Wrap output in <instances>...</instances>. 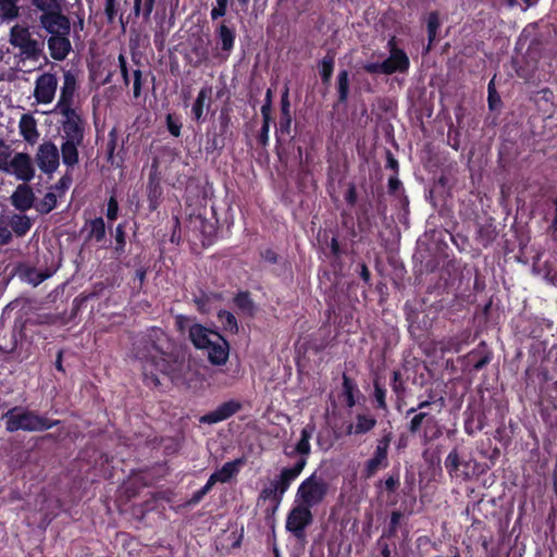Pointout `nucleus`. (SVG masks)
Instances as JSON below:
<instances>
[{
  "label": "nucleus",
  "instance_id": "34",
  "mask_svg": "<svg viewBox=\"0 0 557 557\" xmlns=\"http://www.w3.org/2000/svg\"><path fill=\"white\" fill-rule=\"evenodd\" d=\"M32 3L42 12L41 14H51L61 10V5L58 0H32Z\"/></svg>",
  "mask_w": 557,
  "mask_h": 557
},
{
  "label": "nucleus",
  "instance_id": "28",
  "mask_svg": "<svg viewBox=\"0 0 557 557\" xmlns=\"http://www.w3.org/2000/svg\"><path fill=\"white\" fill-rule=\"evenodd\" d=\"M466 466L463 462H461L459 455L456 450H453L448 454V456L445 459V467L449 473L450 476H463L466 478L467 474L465 472H460V467Z\"/></svg>",
  "mask_w": 557,
  "mask_h": 557
},
{
  "label": "nucleus",
  "instance_id": "20",
  "mask_svg": "<svg viewBox=\"0 0 557 557\" xmlns=\"http://www.w3.org/2000/svg\"><path fill=\"white\" fill-rule=\"evenodd\" d=\"M18 132L23 139L29 144L35 145L39 139V131L37 121L30 114H23L18 121Z\"/></svg>",
  "mask_w": 557,
  "mask_h": 557
},
{
  "label": "nucleus",
  "instance_id": "30",
  "mask_svg": "<svg viewBox=\"0 0 557 557\" xmlns=\"http://www.w3.org/2000/svg\"><path fill=\"white\" fill-rule=\"evenodd\" d=\"M388 465V461L383 459L382 457H379L376 455H373L372 458H370L363 467V474L366 478L373 476L380 469L386 468Z\"/></svg>",
  "mask_w": 557,
  "mask_h": 557
},
{
  "label": "nucleus",
  "instance_id": "42",
  "mask_svg": "<svg viewBox=\"0 0 557 557\" xmlns=\"http://www.w3.org/2000/svg\"><path fill=\"white\" fill-rule=\"evenodd\" d=\"M392 440V434L388 433L384 435L376 444L374 455L382 457L387 461V450L389 447V443Z\"/></svg>",
  "mask_w": 557,
  "mask_h": 557
},
{
  "label": "nucleus",
  "instance_id": "39",
  "mask_svg": "<svg viewBox=\"0 0 557 557\" xmlns=\"http://www.w3.org/2000/svg\"><path fill=\"white\" fill-rule=\"evenodd\" d=\"M156 0H134V13L135 15H139L143 7L144 16L149 18L152 13L153 5Z\"/></svg>",
  "mask_w": 557,
  "mask_h": 557
},
{
  "label": "nucleus",
  "instance_id": "37",
  "mask_svg": "<svg viewBox=\"0 0 557 557\" xmlns=\"http://www.w3.org/2000/svg\"><path fill=\"white\" fill-rule=\"evenodd\" d=\"M338 81V99L341 102H345L348 98L349 91V78L347 71H341L337 77Z\"/></svg>",
  "mask_w": 557,
  "mask_h": 557
},
{
  "label": "nucleus",
  "instance_id": "3",
  "mask_svg": "<svg viewBox=\"0 0 557 557\" xmlns=\"http://www.w3.org/2000/svg\"><path fill=\"white\" fill-rule=\"evenodd\" d=\"M329 490L330 484L326 479L321 473L314 471L299 484L295 500L312 508L323 503L329 494Z\"/></svg>",
  "mask_w": 557,
  "mask_h": 557
},
{
  "label": "nucleus",
  "instance_id": "31",
  "mask_svg": "<svg viewBox=\"0 0 557 557\" xmlns=\"http://www.w3.org/2000/svg\"><path fill=\"white\" fill-rule=\"evenodd\" d=\"M283 494L277 488L275 483L272 481L269 486L264 487L260 493V498L263 500L270 499L274 503L275 508H277L283 499Z\"/></svg>",
  "mask_w": 557,
  "mask_h": 557
},
{
  "label": "nucleus",
  "instance_id": "50",
  "mask_svg": "<svg viewBox=\"0 0 557 557\" xmlns=\"http://www.w3.org/2000/svg\"><path fill=\"white\" fill-rule=\"evenodd\" d=\"M119 66H120V71H121V74L123 77V82H124L125 86H128L129 85V75H128V70H127V62H126L125 55L122 53L119 55Z\"/></svg>",
  "mask_w": 557,
  "mask_h": 557
},
{
  "label": "nucleus",
  "instance_id": "1",
  "mask_svg": "<svg viewBox=\"0 0 557 557\" xmlns=\"http://www.w3.org/2000/svg\"><path fill=\"white\" fill-rule=\"evenodd\" d=\"M165 335L156 330L136 346V357L143 362V375L148 385H160V375L168 374L172 368V358L165 352Z\"/></svg>",
  "mask_w": 557,
  "mask_h": 557
},
{
  "label": "nucleus",
  "instance_id": "47",
  "mask_svg": "<svg viewBox=\"0 0 557 557\" xmlns=\"http://www.w3.org/2000/svg\"><path fill=\"white\" fill-rule=\"evenodd\" d=\"M117 0H106L104 13L110 23H112L117 13Z\"/></svg>",
  "mask_w": 557,
  "mask_h": 557
},
{
  "label": "nucleus",
  "instance_id": "4",
  "mask_svg": "<svg viewBox=\"0 0 557 557\" xmlns=\"http://www.w3.org/2000/svg\"><path fill=\"white\" fill-rule=\"evenodd\" d=\"M10 44L18 48L24 59L37 60L42 51V44L32 38L27 27L14 25L10 30Z\"/></svg>",
  "mask_w": 557,
  "mask_h": 557
},
{
  "label": "nucleus",
  "instance_id": "25",
  "mask_svg": "<svg viewBox=\"0 0 557 557\" xmlns=\"http://www.w3.org/2000/svg\"><path fill=\"white\" fill-rule=\"evenodd\" d=\"M211 94L212 89L210 87H203L198 92L191 108V112L196 121H200L203 116L205 109L209 108Z\"/></svg>",
  "mask_w": 557,
  "mask_h": 557
},
{
  "label": "nucleus",
  "instance_id": "57",
  "mask_svg": "<svg viewBox=\"0 0 557 557\" xmlns=\"http://www.w3.org/2000/svg\"><path fill=\"white\" fill-rule=\"evenodd\" d=\"M166 123H168L169 132L173 136L178 137L181 134V126L172 120L171 115H168Z\"/></svg>",
  "mask_w": 557,
  "mask_h": 557
},
{
  "label": "nucleus",
  "instance_id": "15",
  "mask_svg": "<svg viewBox=\"0 0 557 557\" xmlns=\"http://www.w3.org/2000/svg\"><path fill=\"white\" fill-rule=\"evenodd\" d=\"M213 342L205 350L207 351L208 359L212 364L222 366L224 364L230 355V345L226 339L221 336H213Z\"/></svg>",
  "mask_w": 557,
  "mask_h": 557
},
{
  "label": "nucleus",
  "instance_id": "19",
  "mask_svg": "<svg viewBox=\"0 0 557 557\" xmlns=\"http://www.w3.org/2000/svg\"><path fill=\"white\" fill-rule=\"evenodd\" d=\"M219 333L210 329L205 327L201 324H191L189 327V338L194 346L198 349H206L213 342V336H218Z\"/></svg>",
  "mask_w": 557,
  "mask_h": 557
},
{
  "label": "nucleus",
  "instance_id": "36",
  "mask_svg": "<svg viewBox=\"0 0 557 557\" xmlns=\"http://www.w3.org/2000/svg\"><path fill=\"white\" fill-rule=\"evenodd\" d=\"M13 150L9 144L0 139V171L4 172L13 159Z\"/></svg>",
  "mask_w": 557,
  "mask_h": 557
},
{
  "label": "nucleus",
  "instance_id": "32",
  "mask_svg": "<svg viewBox=\"0 0 557 557\" xmlns=\"http://www.w3.org/2000/svg\"><path fill=\"white\" fill-rule=\"evenodd\" d=\"M89 237L101 242L106 236V224L102 218H96L88 223Z\"/></svg>",
  "mask_w": 557,
  "mask_h": 557
},
{
  "label": "nucleus",
  "instance_id": "58",
  "mask_svg": "<svg viewBox=\"0 0 557 557\" xmlns=\"http://www.w3.org/2000/svg\"><path fill=\"white\" fill-rule=\"evenodd\" d=\"M282 115L290 116L289 111V101H288V90L286 89L282 96Z\"/></svg>",
  "mask_w": 557,
  "mask_h": 557
},
{
  "label": "nucleus",
  "instance_id": "14",
  "mask_svg": "<svg viewBox=\"0 0 557 557\" xmlns=\"http://www.w3.org/2000/svg\"><path fill=\"white\" fill-rule=\"evenodd\" d=\"M10 200L16 210L27 211L35 205V193L29 185L23 182L12 193Z\"/></svg>",
  "mask_w": 557,
  "mask_h": 557
},
{
  "label": "nucleus",
  "instance_id": "64",
  "mask_svg": "<svg viewBox=\"0 0 557 557\" xmlns=\"http://www.w3.org/2000/svg\"><path fill=\"white\" fill-rule=\"evenodd\" d=\"M490 356H484L473 364L474 370H481L490 362Z\"/></svg>",
  "mask_w": 557,
  "mask_h": 557
},
{
  "label": "nucleus",
  "instance_id": "17",
  "mask_svg": "<svg viewBox=\"0 0 557 557\" xmlns=\"http://www.w3.org/2000/svg\"><path fill=\"white\" fill-rule=\"evenodd\" d=\"M239 409H240L239 403H237L235 400H230V401L221 404L213 411L202 416L200 418V422L208 423V424L218 423V422L228 419L231 416L236 413Z\"/></svg>",
  "mask_w": 557,
  "mask_h": 557
},
{
  "label": "nucleus",
  "instance_id": "46",
  "mask_svg": "<svg viewBox=\"0 0 557 557\" xmlns=\"http://www.w3.org/2000/svg\"><path fill=\"white\" fill-rule=\"evenodd\" d=\"M141 77H143V73L140 70H135L133 72V96H134V98H139L141 95Z\"/></svg>",
  "mask_w": 557,
  "mask_h": 557
},
{
  "label": "nucleus",
  "instance_id": "7",
  "mask_svg": "<svg viewBox=\"0 0 557 557\" xmlns=\"http://www.w3.org/2000/svg\"><path fill=\"white\" fill-rule=\"evenodd\" d=\"M4 173L13 175L24 183L30 182L36 174L32 157L26 152H15Z\"/></svg>",
  "mask_w": 557,
  "mask_h": 557
},
{
  "label": "nucleus",
  "instance_id": "5",
  "mask_svg": "<svg viewBox=\"0 0 557 557\" xmlns=\"http://www.w3.org/2000/svg\"><path fill=\"white\" fill-rule=\"evenodd\" d=\"M313 521L311 508L294 500V506L286 518V530L296 539L305 537V530Z\"/></svg>",
  "mask_w": 557,
  "mask_h": 557
},
{
  "label": "nucleus",
  "instance_id": "10",
  "mask_svg": "<svg viewBox=\"0 0 557 557\" xmlns=\"http://www.w3.org/2000/svg\"><path fill=\"white\" fill-rule=\"evenodd\" d=\"M63 120L61 121L63 129V139L76 143H83L84 127L83 121L75 110H65L59 112Z\"/></svg>",
  "mask_w": 557,
  "mask_h": 557
},
{
  "label": "nucleus",
  "instance_id": "13",
  "mask_svg": "<svg viewBox=\"0 0 557 557\" xmlns=\"http://www.w3.org/2000/svg\"><path fill=\"white\" fill-rule=\"evenodd\" d=\"M306 465V458L300 457L293 467L283 468L280 475L273 480L283 495L289 488L290 484L299 476Z\"/></svg>",
  "mask_w": 557,
  "mask_h": 557
},
{
  "label": "nucleus",
  "instance_id": "6",
  "mask_svg": "<svg viewBox=\"0 0 557 557\" xmlns=\"http://www.w3.org/2000/svg\"><path fill=\"white\" fill-rule=\"evenodd\" d=\"M35 162L44 174L55 173L60 165V152L57 145L50 140L41 143L35 153Z\"/></svg>",
  "mask_w": 557,
  "mask_h": 557
},
{
  "label": "nucleus",
  "instance_id": "51",
  "mask_svg": "<svg viewBox=\"0 0 557 557\" xmlns=\"http://www.w3.org/2000/svg\"><path fill=\"white\" fill-rule=\"evenodd\" d=\"M119 211V205L114 197H111L108 201V210H107V216L109 220L113 221L117 216Z\"/></svg>",
  "mask_w": 557,
  "mask_h": 557
},
{
  "label": "nucleus",
  "instance_id": "23",
  "mask_svg": "<svg viewBox=\"0 0 557 557\" xmlns=\"http://www.w3.org/2000/svg\"><path fill=\"white\" fill-rule=\"evenodd\" d=\"M242 463H243V461L240 459L228 461V462L224 463L220 470L212 473L210 475V478H211V480H213L214 483L228 482L234 475H236L238 473L239 466Z\"/></svg>",
  "mask_w": 557,
  "mask_h": 557
},
{
  "label": "nucleus",
  "instance_id": "22",
  "mask_svg": "<svg viewBox=\"0 0 557 557\" xmlns=\"http://www.w3.org/2000/svg\"><path fill=\"white\" fill-rule=\"evenodd\" d=\"M376 424V419L370 414L359 413L356 422L350 423L346 429L347 435H360L370 432Z\"/></svg>",
  "mask_w": 557,
  "mask_h": 557
},
{
  "label": "nucleus",
  "instance_id": "9",
  "mask_svg": "<svg viewBox=\"0 0 557 557\" xmlns=\"http://www.w3.org/2000/svg\"><path fill=\"white\" fill-rule=\"evenodd\" d=\"M58 78L55 74L44 73L37 77L34 87V98L39 104H50L57 92Z\"/></svg>",
  "mask_w": 557,
  "mask_h": 557
},
{
  "label": "nucleus",
  "instance_id": "56",
  "mask_svg": "<svg viewBox=\"0 0 557 557\" xmlns=\"http://www.w3.org/2000/svg\"><path fill=\"white\" fill-rule=\"evenodd\" d=\"M271 91L267 92V102L261 107V113L263 116V121H270V112H271V100H270Z\"/></svg>",
  "mask_w": 557,
  "mask_h": 557
},
{
  "label": "nucleus",
  "instance_id": "33",
  "mask_svg": "<svg viewBox=\"0 0 557 557\" xmlns=\"http://www.w3.org/2000/svg\"><path fill=\"white\" fill-rule=\"evenodd\" d=\"M218 319L225 331L231 333H237L238 324L233 313L226 310H221L218 313Z\"/></svg>",
  "mask_w": 557,
  "mask_h": 557
},
{
  "label": "nucleus",
  "instance_id": "61",
  "mask_svg": "<svg viewBox=\"0 0 557 557\" xmlns=\"http://www.w3.org/2000/svg\"><path fill=\"white\" fill-rule=\"evenodd\" d=\"M384 483L387 490L395 491L398 485V479L394 476H388Z\"/></svg>",
  "mask_w": 557,
  "mask_h": 557
},
{
  "label": "nucleus",
  "instance_id": "60",
  "mask_svg": "<svg viewBox=\"0 0 557 557\" xmlns=\"http://www.w3.org/2000/svg\"><path fill=\"white\" fill-rule=\"evenodd\" d=\"M269 131H270V121H263V125L261 127V135L260 139L262 144H267L269 138Z\"/></svg>",
  "mask_w": 557,
  "mask_h": 557
},
{
  "label": "nucleus",
  "instance_id": "44",
  "mask_svg": "<svg viewBox=\"0 0 557 557\" xmlns=\"http://www.w3.org/2000/svg\"><path fill=\"white\" fill-rule=\"evenodd\" d=\"M214 484H215V483L213 482V480H211V478H209V480L207 481V483H206V484H205V485H203L199 491H197L196 493H194V495H193V497H191V499H190V503H193V504H197V503H199V502L202 499V497H203L205 495H207V494L211 491V488H212V486H213Z\"/></svg>",
  "mask_w": 557,
  "mask_h": 557
},
{
  "label": "nucleus",
  "instance_id": "48",
  "mask_svg": "<svg viewBox=\"0 0 557 557\" xmlns=\"http://www.w3.org/2000/svg\"><path fill=\"white\" fill-rule=\"evenodd\" d=\"M71 183V176L64 175L58 181V183L54 186L51 187V189L54 190L55 193L59 191L58 195L62 196L64 191L70 187Z\"/></svg>",
  "mask_w": 557,
  "mask_h": 557
},
{
  "label": "nucleus",
  "instance_id": "59",
  "mask_svg": "<svg viewBox=\"0 0 557 557\" xmlns=\"http://www.w3.org/2000/svg\"><path fill=\"white\" fill-rule=\"evenodd\" d=\"M290 125H292V116H283L282 115V120L280 122V131L282 133L288 134L289 129H290Z\"/></svg>",
  "mask_w": 557,
  "mask_h": 557
},
{
  "label": "nucleus",
  "instance_id": "27",
  "mask_svg": "<svg viewBox=\"0 0 557 557\" xmlns=\"http://www.w3.org/2000/svg\"><path fill=\"white\" fill-rule=\"evenodd\" d=\"M59 197L61 196L50 188L44 198L35 205L36 210L41 214L51 212L57 207Z\"/></svg>",
  "mask_w": 557,
  "mask_h": 557
},
{
  "label": "nucleus",
  "instance_id": "52",
  "mask_svg": "<svg viewBox=\"0 0 557 557\" xmlns=\"http://www.w3.org/2000/svg\"><path fill=\"white\" fill-rule=\"evenodd\" d=\"M374 397L380 408H385V389L377 383L374 384Z\"/></svg>",
  "mask_w": 557,
  "mask_h": 557
},
{
  "label": "nucleus",
  "instance_id": "43",
  "mask_svg": "<svg viewBox=\"0 0 557 557\" xmlns=\"http://www.w3.org/2000/svg\"><path fill=\"white\" fill-rule=\"evenodd\" d=\"M362 69L369 74H385L388 70L386 64L382 62H367L362 65Z\"/></svg>",
  "mask_w": 557,
  "mask_h": 557
},
{
  "label": "nucleus",
  "instance_id": "35",
  "mask_svg": "<svg viewBox=\"0 0 557 557\" xmlns=\"http://www.w3.org/2000/svg\"><path fill=\"white\" fill-rule=\"evenodd\" d=\"M161 187L157 180L150 177L148 183V198L150 201V208L152 210L157 209L158 207V200L161 196Z\"/></svg>",
  "mask_w": 557,
  "mask_h": 557
},
{
  "label": "nucleus",
  "instance_id": "53",
  "mask_svg": "<svg viewBox=\"0 0 557 557\" xmlns=\"http://www.w3.org/2000/svg\"><path fill=\"white\" fill-rule=\"evenodd\" d=\"M2 10H3V15L7 18H14L18 14L17 8L11 2L3 3Z\"/></svg>",
  "mask_w": 557,
  "mask_h": 557
},
{
  "label": "nucleus",
  "instance_id": "45",
  "mask_svg": "<svg viewBox=\"0 0 557 557\" xmlns=\"http://www.w3.org/2000/svg\"><path fill=\"white\" fill-rule=\"evenodd\" d=\"M438 26L440 22L437 14L431 13L428 20V33L430 41H432L435 38Z\"/></svg>",
  "mask_w": 557,
  "mask_h": 557
},
{
  "label": "nucleus",
  "instance_id": "24",
  "mask_svg": "<svg viewBox=\"0 0 557 557\" xmlns=\"http://www.w3.org/2000/svg\"><path fill=\"white\" fill-rule=\"evenodd\" d=\"M82 143L63 140L61 145L62 161L65 165L73 168L79 161L78 147Z\"/></svg>",
  "mask_w": 557,
  "mask_h": 557
},
{
  "label": "nucleus",
  "instance_id": "12",
  "mask_svg": "<svg viewBox=\"0 0 557 557\" xmlns=\"http://www.w3.org/2000/svg\"><path fill=\"white\" fill-rule=\"evenodd\" d=\"M387 47L389 49V57L383 60V64H386V70H388L386 75H391L396 72H407L410 62L406 52L396 47L394 38L388 40Z\"/></svg>",
  "mask_w": 557,
  "mask_h": 557
},
{
  "label": "nucleus",
  "instance_id": "16",
  "mask_svg": "<svg viewBox=\"0 0 557 557\" xmlns=\"http://www.w3.org/2000/svg\"><path fill=\"white\" fill-rule=\"evenodd\" d=\"M76 90V79L71 73L64 74L63 85L61 87L60 98L55 104L54 112L74 110L72 102Z\"/></svg>",
  "mask_w": 557,
  "mask_h": 557
},
{
  "label": "nucleus",
  "instance_id": "21",
  "mask_svg": "<svg viewBox=\"0 0 557 557\" xmlns=\"http://www.w3.org/2000/svg\"><path fill=\"white\" fill-rule=\"evenodd\" d=\"M216 38L221 45V57L226 60L234 48L235 32L225 24H221L216 29Z\"/></svg>",
  "mask_w": 557,
  "mask_h": 557
},
{
  "label": "nucleus",
  "instance_id": "2",
  "mask_svg": "<svg viewBox=\"0 0 557 557\" xmlns=\"http://www.w3.org/2000/svg\"><path fill=\"white\" fill-rule=\"evenodd\" d=\"M2 420L8 432L25 431L41 432L57 425L59 421H50L35 411L27 410L22 407H14L8 410Z\"/></svg>",
  "mask_w": 557,
  "mask_h": 557
},
{
  "label": "nucleus",
  "instance_id": "26",
  "mask_svg": "<svg viewBox=\"0 0 557 557\" xmlns=\"http://www.w3.org/2000/svg\"><path fill=\"white\" fill-rule=\"evenodd\" d=\"M315 431V426L312 423L307 424L300 432V438L297 442L294 451L301 455L307 459V456L311 451L310 440Z\"/></svg>",
  "mask_w": 557,
  "mask_h": 557
},
{
  "label": "nucleus",
  "instance_id": "54",
  "mask_svg": "<svg viewBox=\"0 0 557 557\" xmlns=\"http://www.w3.org/2000/svg\"><path fill=\"white\" fill-rule=\"evenodd\" d=\"M12 239V233L10 231V228L0 223V245H7L11 242Z\"/></svg>",
  "mask_w": 557,
  "mask_h": 557
},
{
  "label": "nucleus",
  "instance_id": "40",
  "mask_svg": "<svg viewBox=\"0 0 557 557\" xmlns=\"http://www.w3.org/2000/svg\"><path fill=\"white\" fill-rule=\"evenodd\" d=\"M333 69H334V58L333 57H325L322 62H321V65H320V74H321V77H322V81L324 83H327L332 76V73H333Z\"/></svg>",
  "mask_w": 557,
  "mask_h": 557
},
{
  "label": "nucleus",
  "instance_id": "63",
  "mask_svg": "<svg viewBox=\"0 0 557 557\" xmlns=\"http://www.w3.org/2000/svg\"><path fill=\"white\" fill-rule=\"evenodd\" d=\"M124 230H123V226L121 224H119L116 226V230H115V239L116 242L123 246L124 245Z\"/></svg>",
  "mask_w": 557,
  "mask_h": 557
},
{
  "label": "nucleus",
  "instance_id": "49",
  "mask_svg": "<svg viewBox=\"0 0 557 557\" xmlns=\"http://www.w3.org/2000/svg\"><path fill=\"white\" fill-rule=\"evenodd\" d=\"M227 1L228 0H216V5L211 10L212 20H216L225 15Z\"/></svg>",
  "mask_w": 557,
  "mask_h": 557
},
{
  "label": "nucleus",
  "instance_id": "55",
  "mask_svg": "<svg viewBox=\"0 0 557 557\" xmlns=\"http://www.w3.org/2000/svg\"><path fill=\"white\" fill-rule=\"evenodd\" d=\"M175 324L180 331H185L186 329L189 330V327L191 326L189 318L185 315H177L175 318Z\"/></svg>",
  "mask_w": 557,
  "mask_h": 557
},
{
  "label": "nucleus",
  "instance_id": "11",
  "mask_svg": "<svg viewBox=\"0 0 557 557\" xmlns=\"http://www.w3.org/2000/svg\"><path fill=\"white\" fill-rule=\"evenodd\" d=\"M41 27L53 35H70L71 23L70 20L62 14L61 10L51 14H41L39 16Z\"/></svg>",
  "mask_w": 557,
  "mask_h": 557
},
{
  "label": "nucleus",
  "instance_id": "38",
  "mask_svg": "<svg viewBox=\"0 0 557 557\" xmlns=\"http://www.w3.org/2000/svg\"><path fill=\"white\" fill-rule=\"evenodd\" d=\"M236 306L247 314H252L255 306L253 301L247 293H239L234 299Z\"/></svg>",
  "mask_w": 557,
  "mask_h": 557
},
{
  "label": "nucleus",
  "instance_id": "29",
  "mask_svg": "<svg viewBox=\"0 0 557 557\" xmlns=\"http://www.w3.org/2000/svg\"><path fill=\"white\" fill-rule=\"evenodd\" d=\"M11 227L17 236H24L32 227V221L27 215L14 214L11 218Z\"/></svg>",
  "mask_w": 557,
  "mask_h": 557
},
{
  "label": "nucleus",
  "instance_id": "62",
  "mask_svg": "<svg viewBox=\"0 0 557 557\" xmlns=\"http://www.w3.org/2000/svg\"><path fill=\"white\" fill-rule=\"evenodd\" d=\"M401 518V513L399 511H393L391 516V528L392 530H396Z\"/></svg>",
  "mask_w": 557,
  "mask_h": 557
},
{
  "label": "nucleus",
  "instance_id": "18",
  "mask_svg": "<svg viewBox=\"0 0 557 557\" xmlns=\"http://www.w3.org/2000/svg\"><path fill=\"white\" fill-rule=\"evenodd\" d=\"M47 44L51 58L57 61L64 60L72 49L69 35L50 36Z\"/></svg>",
  "mask_w": 557,
  "mask_h": 557
},
{
  "label": "nucleus",
  "instance_id": "41",
  "mask_svg": "<svg viewBox=\"0 0 557 557\" xmlns=\"http://www.w3.org/2000/svg\"><path fill=\"white\" fill-rule=\"evenodd\" d=\"M50 276L49 273L38 272L34 269H29L25 272V281L33 285L37 286L45 280H47Z\"/></svg>",
  "mask_w": 557,
  "mask_h": 557
},
{
  "label": "nucleus",
  "instance_id": "8",
  "mask_svg": "<svg viewBox=\"0 0 557 557\" xmlns=\"http://www.w3.org/2000/svg\"><path fill=\"white\" fill-rule=\"evenodd\" d=\"M423 423L424 431L422 437L424 443H430L442 435V430L436 419L422 411L416 413L411 419L408 426L409 432L412 434L418 433Z\"/></svg>",
  "mask_w": 557,
  "mask_h": 557
}]
</instances>
